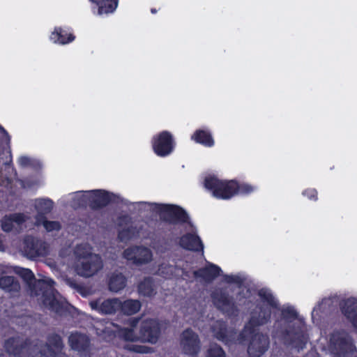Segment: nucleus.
Listing matches in <instances>:
<instances>
[{"label": "nucleus", "instance_id": "obj_1", "mask_svg": "<svg viewBox=\"0 0 357 357\" xmlns=\"http://www.w3.org/2000/svg\"><path fill=\"white\" fill-rule=\"evenodd\" d=\"M15 271L27 283L30 296L35 298L41 306L56 313H61L65 310L66 302L54 291V282L52 279L43 277L36 280L28 268L17 267Z\"/></svg>", "mask_w": 357, "mask_h": 357}, {"label": "nucleus", "instance_id": "obj_2", "mask_svg": "<svg viewBox=\"0 0 357 357\" xmlns=\"http://www.w3.org/2000/svg\"><path fill=\"white\" fill-rule=\"evenodd\" d=\"M74 256L73 269L82 277H92L103 268L102 258L93 252L92 247L88 243L76 245L74 248Z\"/></svg>", "mask_w": 357, "mask_h": 357}, {"label": "nucleus", "instance_id": "obj_3", "mask_svg": "<svg viewBox=\"0 0 357 357\" xmlns=\"http://www.w3.org/2000/svg\"><path fill=\"white\" fill-rule=\"evenodd\" d=\"M20 251L22 255L28 259H36L48 255L50 247L45 241L28 236L24 238Z\"/></svg>", "mask_w": 357, "mask_h": 357}, {"label": "nucleus", "instance_id": "obj_4", "mask_svg": "<svg viewBox=\"0 0 357 357\" xmlns=\"http://www.w3.org/2000/svg\"><path fill=\"white\" fill-rule=\"evenodd\" d=\"M123 257L130 264L139 266L150 264L153 260V253L146 246L133 245L124 250Z\"/></svg>", "mask_w": 357, "mask_h": 357}, {"label": "nucleus", "instance_id": "obj_5", "mask_svg": "<svg viewBox=\"0 0 357 357\" xmlns=\"http://www.w3.org/2000/svg\"><path fill=\"white\" fill-rule=\"evenodd\" d=\"M204 186L208 189L213 190V195L215 197L229 199L236 192L238 184L234 181L224 182L215 178H206Z\"/></svg>", "mask_w": 357, "mask_h": 357}, {"label": "nucleus", "instance_id": "obj_6", "mask_svg": "<svg viewBox=\"0 0 357 357\" xmlns=\"http://www.w3.org/2000/svg\"><path fill=\"white\" fill-rule=\"evenodd\" d=\"M356 351L354 338L349 332L336 331V357H351Z\"/></svg>", "mask_w": 357, "mask_h": 357}, {"label": "nucleus", "instance_id": "obj_7", "mask_svg": "<svg viewBox=\"0 0 357 357\" xmlns=\"http://www.w3.org/2000/svg\"><path fill=\"white\" fill-rule=\"evenodd\" d=\"M121 299L119 298H99L89 302L92 310L102 314H114L120 310Z\"/></svg>", "mask_w": 357, "mask_h": 357}, {"label": "nucleus", "instance_id": "obj_8", "mask_svg": "<svg viewBox=\"0 0 357 357\" xmlns=\"http://www.w3.org/2000/svg\"><path fill=\"white\" fill-rule=\"evenodd\" d=\"M68 343L71 349L82 356H86L91 351V341L84 333H72L68 337Z\"/></svg>", "mask_w": 357, "mask_h": 357}, {"label": "nucleus", "instance_id": "obj_9", "mask_svg": "<svg viewBox=\"0 0 357 357\" xmlns=\"http://www.w3.org/2000/svg\"><path fill=\"white\" fill-rule=\"evenodd\" d=\"M342 314L357 333V298L349 297L340 303Z\"/></svg>", "mask_w": 357, "mask_h": 357}, {"label": "nucleus", "instance_id": "obj_10", "mask_svg": "<svg viewBox=\"0 0 357 357\" xmlns=\"http://www.w3.org/2000/svg\"><path fill=\"white\" fill-rule=\"evenodd\" d=\"M181 347L187 354H197L200 349V341L198 335L190 329L185 330L181 334Z\"/></svg>", "mask_w": 357, "mask_h": 357}, {"label": "nucleus", "instance_id": "obj_11", "mask_svg": "<svg viewBox=\"0 0 357 357\" xmlns=\"http://www.w3.org/2000/svg\"><path fill=\"white\" fill-rule=\"evenodd\" d=\"M160 333V324L156 320L146 319L141 324L140 333L142 342L155 343L158 340Z\"/></svg>", "mask_w": 357, "mask_h": 357}, {"label": "nucleus", "instance_id": "obj_12", "mask_svg": "<svg viewBox=\"0 0 357 357\" xmlns=\"http://www.w3.org/2000/svg\"><path fill=\"white\" fill-rule=\"evenodd\" d=\"M269 340L261 333H256L250 342L248 353L249 357H261L268 349Z\"/></svg>", "mask_w": 357, "mask_h": 357}, {"label": "nucleus", "instance_id": "obj_13", "mask_svg": "<svg viewBox=\"0 0 357 357\" xmlns=\"http://www.w3.org/2000/svg\"><path fill=\"white\" fill-rule=\"evenodd\" d=\"M8 273V268L0 264V289L6 293L15 295L20 291L19 281L13 276L4 275Z\"/></svg>", "mask_w": 357, "mask_h": 357}, {"label": "nucleus", "instance_id": "obj_14", "mask_svg": "<svg viewBox=\"0 0 357 357\" xmlns=\"http://www.w3.org/2000/svg\"><path fill=\"white\" fill-rule=\"evenodd\" d=\"M63 343L60 336L54 335L48 340V344L41 345L34 357H54L55 354L62 349Z\"/></svg>", "mask_w": 357, "mask_h": 357}, {"label": "nucleus", "instance_id": "obj_15", "mask_svg": "<svg viewBox=\"0 0 357 357\" xmlns=\"http://www.w3.org/2000/svg\"><path fill=\"white\" fill-rule=\"evenodd\" d=\"M153 147L155 153L160 156L169 154L173 149L172 135L166 131L161 132L154 139Z\"/></svg>", "mask_w": 357, "mask_h": 357}, {"label": "nucleus", "instance_id": "obj_16", "mask_svg": "<svg viewBox=\"0 0 357 357\" xmlns=\"http://www.w3.org/2000/svg\"><path fill=\"white\" fill-rule=\"evenodd\" d=\"M26 220V217L22 213H15L5 216L1 220V229L6 232L13 230L18 231L21 225Z\"/></svg>", "mask_w": 357, "mask_h": 357}, {"label": "nucleus", "instance_id": "obj_17", "mask_svg": "<svg viewBox=\"0 0 357 357\" xmlns=\"http://www.w3.org/2000/svg\"><path fill=\"white\" fill-rule=\"evenodd\" d=\"M97 334L107 341H110L119 334L120 327L110 321H106L104 324L99 323L96 327Z\"/></svg>", "mask_w": 357, "mask_h": 357}, {"label": "nucleus", "instance_id": "obj_18", "mask_svg": "<svg viewBox=\"0 0 357 357\" xmlns=\"http://www.w3.org/2000/svg\"><path fill=\"white\" fill-rule=\"evenodd\" d=\"M127 284V279L124 275L119 272H113L109 276L108 289L114 293H119Z\"/></svg>", "mask_w": 357, "mask_h": 357}, {"label": "nucleus", "instance_id": "obj_19", "mask_svg": "<svg viewBox=\"0 0 357 357\" xmlns=\"http://www.w3.org/2000/svg\"><path fill=\"white\" fill-rule=\"evenodd\" d=\"M84 202H88L93 208L100 207L107 203L108 198L105 193L100 190L91 191L83 195Z\"/></svg>", "mask_w": 357, "mask_h": 357}, {"label": "nucleus", "instance_id": "obj_20", "mask_svg": "<svg viewBox=\"0 0 357 357\" xmlns=\"http://www.w3.org/2000/svg\"><path fill=\"white\" fill-rule=\"evenodd\" d=\"M182 272L183 271L174 264H170L169 262L161 264L158 268V274L167 279L178 278Z\"/></svg>", "mask_w": 357, "mask_h": 357}, {"label": "nucleus", "instance_id": "obj_21", "mask_svg": "<svg viewBox=\"0 0 357 357\" xmlns=\"http://www.w3.org/2000/svg\"><path fill=\"white\" fill-rule=\"evenodd\" d=\"M181 245L188 250L199 251L203 250V244L199 238L194 234H186L180 241Z\"/></svg>", "mask_w": 357, "mask_h": 357}, {"label": "nucleus", "instance_id": "obj_22", "mask_svg": "<svg viewBox=\"0 0 357 357\" xmlns=\"http://www.w3.org/2000/svg\"><path fill=\"white\" fill-rule=\"evenodd\" d=\"M138 292L139 294L151 297L156 294L157 287L151 278H145L138 284Z\"/></svg>", "mask_w": 357, "mask_h": 357}, {"label": "nucleus", "instance_id": "obj_23", "mask_svg": "<svg viewBox=\"0 0 357 357\" xmlns=\"http://www.w3.org/2000/svg\"><path fill=\"white\" fill-rule=\"evenodd\" d=\"M271 316L270 309L268 307L257 309L252 314L249 325L259 326L266 324Z\"/></svg>", "mask_w": 357, "mask_h": 357}, {"label": "nucleus", "instance_id": "obj_24", "mask_svg": "<svg viewBox=\"0 0 357 357\" xmlns=\"http://www.w3.org/2000/svg\"><path fill=\"white\" fill-rule=\"evenodd\" d=\"M142 307L141 302L138 300L128 299L124 301H121V312L126 315H132L137 313Z\"/></svg>", "mask_w": 357, "mask_h": 357}, {"label": "nucleus", "instance_id": "obj_25", "mask_svg": "<svg viewBox=\"0 0 357 357\" xmlns=\"http://www.w3.org/2000/svg\"><path fill=\"white\" fill-rule=\"evenodd\" d=\"M162 213H167L169 214L175 220L179 222H185L188 219L187 214L185 211L182 208L175 206H162Z\"/></svg>", "mask_w": 357, "mask_h": 357}, {"label": "nucleus", "instance_id": "obj_26", "mask_svg": "<svg viewBox=\"0 0 357 357\" xmlns=\"http://www.w3.org/2000/svg\"><path fill=\"white\" fill-rule=\"evenodd\" d=\"M220 269L214 265H211L205 268L195 271L196 277L204 278L206 281H210L217 277L220 273Z\"/></svg>", "mask_w": 357, "mask_h": 357}, {"label": "nucleus", "instance_id": "obj_27", "mask_svg": "<svg viewBox=\"0 0 357 357\" xmlns=\"http://www.w3.org/2000/svg\"><path fill=\"white\" fill-rule=\"evenodd\" d=\"M119 336L121 339L128 342L142 341V334L139 335L135 331L134 326L131 328H120Z\"/></svg>", "mask_w": 357, "mask_h": 357}, {"label": "nucleus", "instance_id": "obj_28", "mask_svg": "<svg viewBox=\"0 0 357 357\" xmlns=\"http://www.w3.org/2000/svg\"><path fill=\"white\" fill-rule=\"evenodd\" d=\"M35 208L38 213L37 218L51 212L53 202L49 199H38L35 201Z\"/></svg>", "mask_w": 357, "mask_h": 357}, {"label": "nucleus", "instance_id": "obj_29", "mask_svg": "<svg viewBox=\"0 0 357 357\" xmlns=\"http://www.w3.org/2000/svg\"><path fill=\"white\" fill-rule=\"evenodd\" d=\"M213 302L218 308L225 312H229L232 305L230 299L225 294L220 295V297L213 295Z\"/></svg>", "mask_w": 357, "mask_h": 357}, {"label": "nucleus", "instance_id": "obj_30", "mask_svg": "<svg viewBox=\"0 0 357 357\" xmlns=\"http://www.w3.org/2000/svg\"><path fill=\"white\" fill-rule=\"evenodd\" d=\"M192 139H194L197 142L203 144L208 146H211L213 144V140L211 138V136L203 130L197 131L192 136Z\"/></svg>", "mask_w": 357, "mask_h": 357}, {"label": "nucleus", "instance_id": "obj_31", "mask_svg": "<svg viewBox=\"0 0 357 357\" xmlns=\"http://www.w3.org/2000/svg\"><path fill=\"white\" fill-rule=\"evenodd\" d=\"M213 332L214 335L220 340L227 342L226 335V329L225 323L222 321H217L213 326Z\"/></svg>", "mask_w": 357, "mask_h": 357}, {"label": "nucleus", "instance_id": "obj_32", "mask_svg": "<svg viewBox=\"0 0 357 357\" xmlns=\"http://www.w3.org/2000/svg\"><path fill=\"white\" fill-rule=\"evenodd\" d=\"M117 6V0H101L98 14L108 13L114 11Z\"/></svg>", "mask_w": 357, "mask_h": 357}, {"label": "nucleus", "instance_id": "obj_33", "mask_svg": "<svg viewBox=\"0 0 357 357\" xmlns=\"http://www.w3.org/2000/svg\"><path fill=\"white\" fill-rule=\"evenodd\" d=\"M37 225H43L45 229L47 231H58L61 228V225L59 222L56 221H48L43 218H36Z\"/></svg>", "mask_w": 357, "mask_h": 357}, {"label": "nucleus", "instance_id": "obj_34", "mask_svg": "<svg viewBox=\"0 0 357 357\" xmlns=\"http://www.w3.org/2000/svg\"><path fill=\"white\" fill-rule=\"evenodd\" d=\"M20 342L17 339H8L5 342V348L8 353L13 355H17L20 354V349L19 347Z\"/></svg>", "mask_w": 357, "mask_h": 357}, {"label": "nucleus", "instance_id": "obj_35", "mask_svg": "<svg viewBox=\"0 0 357 357\" xmlns=\"http://www.w3.org/2000/svg\"><path fill=\"white\" fill-rule=\"evenodd\" d=\"M259 296L264 300V301H266L270 305L273 307H277V302L274 299L273 296H272L271 293L268 290L265 289H262L259 291Z\"/></svg>", "mask_w": 357, "mask_h": 357}, {"label": "nucleus", "instance_id": "obj_36", "mask_svg": "<svg viewBox=\"0 0 357 357\" xmlns=\"http://www.w3.org/2000/svg\"><path fill=\"white\" fill-rule=\"evenodd\" d=\"M208 357H225L222 349L216 344L211 346L208 352Z\"/></svg>", "mask_w": 357, "mask_h": 357}, {"label": "nucleus", "instance_id": "obj_37", "mask_svg": "<svg viewBox=\"0 0 357 357\" xmlns=\"http://www.w3.org/2000/svg\"><path fill=\"white\" fill-rule=\"evenodd\" d=\"M128 349L136 353L149 354L152 352V349L146 346L133 345L128 347Z\"/></svg>", "mask_w": 357, "mask_h": 357}, {"label": "nucleus", "instance_id": "obj_38", "mask_svg": "<svg viewBox=\"0 0 357 357\" xmlns=\"http://www.w3.org/2000/svg\"><path fill=\"white\" fill-rule=\"evenodd\" d=\"M133 236V232L130 229V228L122 229L119 232V238L121 241H128Z\"/></svg>", "mask_w": 357, "mask_h": 357}, {"label": "nucleus", "instance_id": "obj_39", "mask_svg": "<svg viewBox=\"0 0 357 357\" xmlns=\"http://www.w3.org/2000/svg\"><path fill=\"white\" fill-rule=\"evenodd\" d=\"M18 162L20 165L23 167H28L32 165V161L31 158H29L27 156H21L19 158Z\"/></svg>", "mask_w": 357, "mask_h": 357}, {"label": "nucleus", "instance_id": "obj_40", "mask_svg": "<svg viewBox=\"0 0 357 357\" xmlns=\"http://www.w3.org/2000/svg\"><path fill=\"white\" fill-rule=\"evenodd\" d=\"M237 190L241 193H249L253 190V188L252 186L248 184H243L241 186L238 185Z\"/></svg>", "mask_w": 357, "mask_h": 357}, {"label": "nucleus", "instance_id": "obj_41", "mask_svg": "<svg viewBox=\"0 0 357 357\" xmlns=\"http://www.w3.org/2000/svg\"><path fill=\"white\" fill-rule=\"evenodd\" d=\"M66 282H67V284L69 286H70V287H73L75 289H77V290L79 291H80V293L82 294V287L79 285H78L77 284H76L75 282H74L73 281H72L70 280H67Z\"/></svg>", "mask_w": 357, "mask_h": 357}, {"label": "nucleus", "instance_id": "obj_42", "mask_svg": "<svg viewBox=\"0 0 357 357\" xmlns=\"http://www.w3.org/2000/svg\"><path fill=\"white\" fill-rule=\"evenodd\" d=\"M70 252V250L69 249H66V250L61 251L60 255L61 257H65V256L68 255Z\"/></svg>", "mask_w": 357, "mask_h": 357}, {"label": "nucleus", "instance_id": "obj_43", "mask_svg": "<svg viewBox=\"0 0 357 357\" xmlns=\"http://www.w3.org/2000/svg\"><path fill=\"white\" fill-rule=\"evenodd\" d=\"M73 40V37H70L68 42L72 41ZM59 43L61 44H65V43H68V41H64L63 40H59Z\"/></svg>", "mask_w": 357, "mask_h": 357}, {"label": "nucleus", "instance_id": "obj_44", "mask_svg": "<svg viewBox=\"0 0 357 357\" xmlns=\"http://www.w3.org/2000/svg\"><path fill=\"white\" fill-rule=\"evenodd\" d=\"M5 250V246L3 245L2 241L0 240V251L3 252Z\"/></svg>", "mask_w": 357, "mask_h": 357}, {"label": "nucleus", "instance_id": "obj_45", "mask_svg": "<svg viewBox=\"0 0 357 357\" xmlns=\"http://www.w3.org/2000/svg\"><path fill=\"white\" fill-rule=\"evenodd\" d=\"M151 12H152L153 13H155L156 12V10H155V9H152V10H151Z\"/></svg>", "mask_w": 357, "mask_h": 357}]
</instances>
